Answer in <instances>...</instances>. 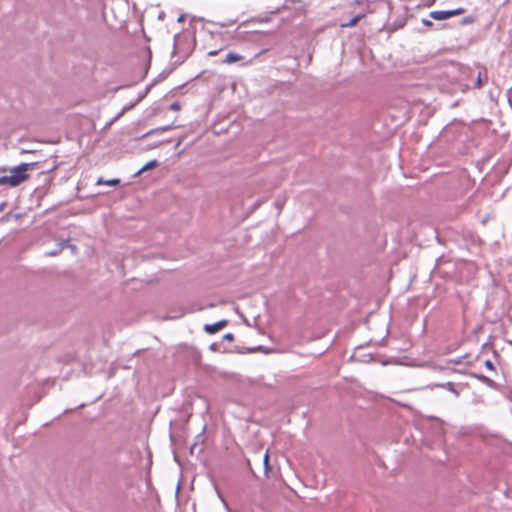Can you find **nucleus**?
<instances>
[{"instance_id": "nucleus-1", "label": "nucleus", "mask_w": 512, "mask_h": 512, "mask_svg": "<svg viewBox=\"0 0 512 512\" xmlns=\"http://www.w3.org/2000/svg\"><path fill=\"white\" fill-rule=\"evenodd\" d=\"M37 163H21L10 169V174L0 177V186L17 187L29 179V171L36 169Z\"/></svg>"}, {"instance_id": "nucleus-2", "label": "nucleus", "mask_w": 512, "mask_h": 512, "mask_svg": "<svg viewBox=\"0 0 512 512\" xmlns=\"http://www.w3.org/2000/svg\"><path fill=\"white\" fill-rule=\"evenodd\" d=\"M466 9L459 7L453 10H441V11H432L430 12L429 16L434 20H446L454 16L461 15L465 13Z\"/></svg>"}, {"instance_id": "nucleus-3", "label": "nucleus", "mask_w": 512, "mask_h": 512, "mask_svg": "<svg viewBox=\"0 0 512 512\" xmlns=\"http://www.w3.org/2000/svg\"><path fill=\"white\" fill-rule=\"evenodd\" d=\"M226 325H227L226 320H221L214 324H206L204 326V331L209 334H214V333L222 330Z\"/></svg>"}, {"instance_id": "nucleus-4", "label": "nucleus", "mask_w": 512, "mask_h": 512, "mask_svg": "<svg viewBox=\"0 0 512 512\" xmlns=\"http://www.w3.org/2000/svg\"><path fill=\"white\" fill-rule=\"evenodd\" d=\"M374 0H353V3L361 8L360 12L372 13L373 9L371 8V4Z\"/></svg>"}, {"instance_id": "nucleus-5", "label": "nucleus", "mask_w": 512, "mask_h": 512, "mask_svg": "<svg viewBox=\"0 0 512 512\" xmlns=\"http://www.w3.org/2000/svg\"><path fill=\"white\" fill-rule=\"evenodd\" d=\"M366 17V12H359L356 14L353 18H351L348 22L342 23L341 27L343 28H350L357 25V23Z\"/></svg>"}, {"instance_id": "nucleus-6", "label": "nucleus", "mask_w": 512, "mask_h": 512, "mask_svg": "<svg viewBox=\"0 0 512 512\" xmlns=\"http://www.w3.org/2000/svg\"><path fill=\"white\" fill-rule=\"evenodd\" d=\"M243 59H244V57L242 55H240L236 52H229L226 55V58L223 62L226 64H232V63H235V62L243 60Z\"/></svg>"}, {"instance_id": "nucleus-7", "label": "nucleus", "mask_w": 512, "mask_h": 512, "mask_svg": "<svg viewBox=\"0 0 512 512\" xmlns=\"http://www.w3.org/2000/svg\"><path fill=\"white\" fill-rule=\"evenodd\" d=\"M487 80H488L487 72L486 71H484V72L480 71L478 73V77H477V80L475 82L474 88L480 89L483 86V84L485 82H487Z\"/></svg>"}, {"instance_id": "nucleus-8", "label": "nucleus", "mask_w": 512, "mask_h": 512, "mask_svg": "<svg viewBox=\"0 0 512 512\" xmlns=\"http://www.w3.org/2000/svg\"><path fill=\"white\" fill-rule=\"evenodd\" d=\"M438 386L443 388V389H446V390L450 391L456 397H458L460 395V392L457 390V388H456V386H455V384L453 382H446V383H443V384H438Z\"/></svg>"}, {"instance_id": "nucleus-9", "label": "nucleus", "mask_w": 512, "mask_h": 512, "mask_svg": "<svg viewBox=\"0 0 512 512\" xmlns=\"http://www.w3.org/2000/svg\"><path fill=\"white\" fill-rule=\"evenodd\" d=\"M475 377L483 384L487 385L488 387L490 388H496V383L490 379L489 377L485 376V375H475Z\"/></svg>"}, {"instance_id": "nucleus-10", "label": "nucleus", "mask_w": 512, "mask_h": 512, "mask_svg": "<svg viewBox=\"0 0 512 512\" xmlns=\"http://www.w3.org/2000/svg\"><path fill=\"white\" fill-rule=\"evenodd\" d=\"M97 185H108V186H118L120 184V179L114 178L110 180H104L103 178H99L96 182Z\"/></svg>"}, {"instance_id": "nucleus-11", "label": "nucleus", "mask_w": 512, "mask_h": 512, "mask_svg": "<svg viewBox=\"0 0 512 512\" xmlns=\"http://www.w3.org/2000/svg\"><path fill=\"white\" fill-rule=\"evenodd\" d=\"M475 22V17L474 16H466L464 17L461 21H460V25L461 26H466V25H470V24H473Z\"/></svg>"}, {"instance_id": "nucleus-12", "label": "nucleus", "mask_w": 512, "mask_h": 512, "mask_svg": "<svg viewBox=\"0 0 512 512\" xmlns=\"http://www.w3.org/2000/svg\"><path fill=\"white\" fill-rule=\"evenodd\" d=\"M263 464H264V467H265V473H266V475L268 476L269 470L271 469V468H270V466H269V455H268V451H266V454H265V456H264Z\"/></svg>"}, {"instance_id": "nucleus-13", "label": "nucleus", "mask_w": 512, "mask_h": 512, "mask_svg": "<svg viewBox=\"0 0 512 512\" xmlns=\"http://www.w3.org/2000/svg\"><path fill=\"white\" fill-rule=\"evenodd\" d=\"M156 165H157V161L156 160L150 161L141 169V171H146V170L152 169Z\"/></svg>"}, {"instance_id": "nucleus-14", "label": "nucleus", "mask_w": 512, "mask_h": 512, "mask_svg": "<svg viewBox=\"0 0 512 512\" xmlns=\"http://www.w3.org/2000/svg\"><path fill=\"white\" fill-rule=\"evenodd\" d=\"M484 365L489 370H492V371L495 370V366H494V364H493V362L491 360H486L484 362Z\"/></svg>"}, {"instance_id": "nucleus-15", "label": "nucleus", "mask_w": 512, "mask_h": 512, "mask_svg": "<svg viewBox=\"0 0 512 512\" xmlns=\"http://www.w3.org/2000/svg\"><path fill=\"white\" fill-rule=\"evenodd\" d=\"M422 23H423V25H425L427 27H432L433 26V22L428 20V19H422Z\"/></svg>"}, {"instance_id": "nucleus-16", "label": "nucleus", "mask_w": 512, "mask_h": 512, "mask_svg": "<svg viewBox=\"0 0 512 512\" xmlns=\"http://www.w3.org/2000/svg\"><path fill=\"white\" fill-rule=\"evenodd\" d=\"M257 349H258V352H264V353H268L270 350L266 349L264 346L262 345H258L257 346Z\"/></svg>"}, {"instance_id": "nucleus-17", "label": "nucleus", "mask_w": 512, "mask_h": 512, "mask_svg": "<svg viewBox=\"0 0 512 512\" xmlns=\"http://www.w3.org/2000/svg\"><path fill=\"white\" fill-rule=\"evenodd\" d=\"M171 108H172L173 110H176V111H177V110H179V109H180V104H179V103H173V104L171 105Z\"/></svg>"}, {"instance_id": "nucleus-18", "label": "nucleus", "mask_w": 512, "mask_h": 512, "mask_svg": "<svg viewBox=\"0 0 512 512\" xmlns=\"http://www.w3.org/2000/svg\"><path fill=\"white\" fill-rule=\"evenodd\" d=\"M435 2V0H428V3L426 4L427 6L433 4Z\"/></svg>"}, {"instance_id": "nucleus-19", "label": "nucleus", "mask_w": 512, "mask_h": 512, "mask_svg": "<svg viewBox=\"0 0 512 512\" xmlns=\"http://www.w3.org/2000/svg\"><path fill=\"white\" fill-rule=\"evenodd\" d=\"M178 21H179V22H183V21H184V16H180V17L178 18Z\"/></svg>"}, {"instance_id": "nucleus-20", "label": "nucleus", "mask_w": 512, "mask_h": 512, "mask_svg": "<svg viewBox=\"0 0 512 512\" xmlns=\"http://www.w3.org/2000/svg\"><path fill=\"white\" fill-rule=\"evenodd\" d=\"M451 362L454 363V364H459L460 363L459 360H451Z\"/></svg>"}, {"instance_id": "nucleus-21", "label": "nucleus", "mask_w": 512, "mask_h": 512, "mask_svg": "<svg viewBox=\"0 0 512 512\" xmlns=\"http://www.w3.org/2000/svg\"><path fill=\"white\" fill-rule=\"evenodd\" d=\"M264 52H265V50H262V51L258 52V56H260Z\"/></svg>"}]
</instances>
